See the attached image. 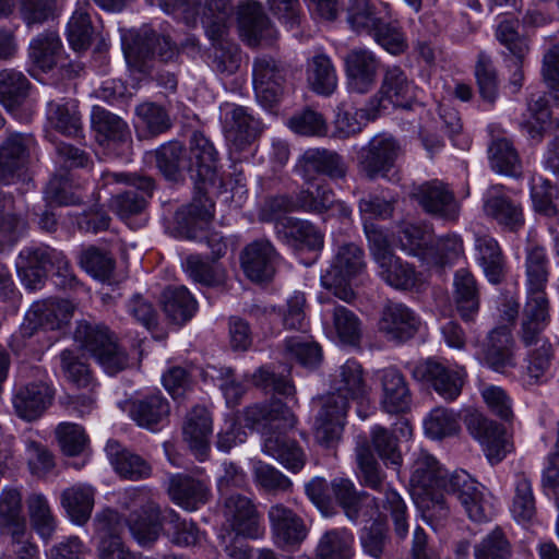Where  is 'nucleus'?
Wrapping results in <instances>:
<instances>
[{
	"label": "nucleus",
	"instance_id": "1",
	"mask_svg": "<svg viewBox=\"0 0 559 559\" xmlns=\"http://www.w3.org/2000/svg\"><path fill=\"white\" fill-rule=\"evenodd\" d=\"M414 455L409 483L426 521L438 524L449 516L441 490L453 495L471 520L481 522L488 518L481 486L469 474L461 469L448 476L427 451L419 450Z\"/></svg>",
	"mask_w": 559,
	"mask_h": 559
},
{
	"label": "nucleus",
	"instance_id": "2",
	"mask_svg": "<svg viewBox=\"0 0 559 559\" xmlns=\"http://www.w3.org/2000/svg\"><path fill=\"white\" fill-rule=\"evenodd\" d=\"M121 507L129 511L126 523L135 540L146 546L159 536L163 523L169 527L173 543L179 546H191L199 540V531L191 522L179 521L174 511L162 515L151 490L145 487L127 489L120 500Z\"/></svg>",
	"mask_w": 559,
	"mask_h": 559
},
{
	"label": "nucleus",
	"instance_id": "3",
	"mask_svg": "<svg viewBox=\"0 0 559 559\" xmlns=\"http://www.w3.org/2000/svg\"><path fill=\"white\" fill-rule=\"evenodd\" d=\"M33 139L20 133L10 134L0 146V187L17 186L14 190L24 194L32 187L23 171L28 162ZM13 191H0V245L12 246L24 231V218L14 212Z\"/></svg>",
	"mask_w": 559,
	"mask_h": 559
},
{
	"label": "nucleus",
	"instance_id": "4",
	"mask_svg": "<svg viewBox=\"0 0 559 559\" xmlns=\"http://www.w3.org/2000/svg\"><path fill=\"white\" fill-rule=\"evenodd\" d=\"M217 153L213 144L202 133L194 132L190 140V154L188 162L190 170L195 171L198 195L187 207L177 212L176 219L187 233L192 231V226L207 223L213 217L214 204L207 198L211 190L218 189L222 180L216 173Z\"/></svg>",
	"mask_w": 559,
	"mask_h": 559
},
{
	"label": "nucleus",
	"instance_id": "5",
	"mask_svg": "<svg viewBox=\"0 0 559 559\" xmlns=\"http://www.w3.org/2000/svg\"><path fill=\"white\" fill-rule=\"evenodd\" d=\"M335 499L343 508L350 521L359 519L371 520L380 513L382 508L391 512L394 531L400 538H405L408 532L406 521V506L401 496L393 489L380 491V497H371L366 492H358L349 479L337 478L331 484Z\"/></svg>",
	"mask_w": 559,
	"mask_h": 559
},
{
	"label": "nucleus",
	"instance_id": "6",
	"mask_svg": "<svg viewBox=\"0 0 559 559\" xmlns=\"http://www.w3.org/2000/svg\"><path fill=\"white\" fill-rule=\"evenodd\" d=\"M365 267L364 251L355 243H344L337 248L330 266L321 275V285L341 300L350 302L356 297V281Z\"/></svg>",
	"mask_w": 559,
	"mask_h": 559
},
{
	"label": "nucleus",
	"instance_id": "7",
	"mask_svg": "<svg viewBox=\"0 0 559 559\" xmlns=\"http://www.w3.org/2000/svg\"><path fill=\"white\" fill-rule=\"evenodd\" d=\"M74 341L109 374H116L129 365L126 350L119 346L116 336L104 325L80 321L74 331Z\"/></svg>",
	"mask_w": 559,
	"mask_h": 559
},
{
	"label": "nucleus",
	"instance_id": "8",
	"mask_svg": "<svg viewBox=\"0 0 559 559\" xmlns=\"http://www.w3.org/2000/svg\"><path fill=\"white\" fill-rule=\"evenodd\" d=\"M401 154L402 147L396 139L378 134L358 152V171L368 180L383 178L390 182H399L401 176L395 166Z\"/></svg>",
	"mask_w": 559,
	"mask_h": 559
},
{
	"label": "nucleus",
	"instance_id": "9",
	"mask_svg": "<svg viewBox=\"0 0 559 559\" xmlns=\"http://www.w3.org/2000/svg\"><path fill=\"white\" fill-rule=\"evenodd\" d=\"M105 185L111 182H124L133 188L114 195L110 200V209L121 219L128 221L133 216L141 215L146 206L147 199L152 197L154 180L151 177L106 173L103 176Z\"/></svg>",
	"mask_w": 559,
	"mask_h": 559
},
{
	"label": "nucleus",
	"instance_id": "10",
	"mask_svg": "<svg viewBox=\"0 0 559 559\" xmlns=\"http://www.w3.org/2000/svg\"><path fill=\"white\" fill-rule=\"evenodd\" d=\"M180 15L188 25H194L201 19L211 40L228 35L234 12L233 0H187Z\"/></svg>",
	"mask_w": 559,
	"mask_h": 559
},
{
	"label": "nucleus",
	"instance_id": "11",
	"mask_svg": "<svg viewBox=\"0 0 559 559\" xmlns=\"http://www.w3.org/2000/svg\"><path fill=\"white\" fill-rule=\"evenodd\" d=\"M75 306L66 299H46L34 302L27 310L21 325L24 337L33 336L38 329L59 330L67 325Z\"/></svg>",
	"mask_w": 559,
	"mask_h": 559
},
{
	"label": "nucleus",
	"instance_id": "12",
	"mask_svg": "<svg viewBox=\"0 0 559 559\" xmlns=\"http://www.w3.org/2000/svg\"><path fill=\"white\" fill-rule=\"evenodd\" d=\"M413 374L417 380L428 382L444 400H455L462 391L465 371L460 367H451L441 361L427 359L415 366Z\"/></svg>",
	"mask_w": 559,
	"mask_h": 559
},
{
	"label": "nucleus",
	"instance_id": "13",
	"mask_svg": "<svg viewBox=\"0 0 559 559\" xmlns=\"http://www.w3.org/2000/svg\"><path fill=\"white\" fill-rule=\"evenodd\" d=\"M466 428L471 436L480 443L487 459L492 464L501 462L511 452L512 444L504 428L483 414H469L466 418Z\"/></svg>",
	"mask_w": 559,
	"mask_h": 559
},
{
	"label": "nucleus",
	"instance_id": "14",
	"mask_svg": "<svg viewBox=\"0 0 559 559\" xmlns=\"http://www.w3.org/2000/svg\"><path fill=\"white\" fill-rule=\"evenodd\" d=\"M347 88L353 93L367 94L376 85L380 60L367 48H354L344 57Z\"/></svg>",
	"mask_w": 559,
	"mask_h": 559
},
{
	"label": "nucleus",
	"instance_id": "15",
	"mask_svg": "<svg viewBox=\"0 0 559 559\" xmlns=\"http://www.w3.org/2000/svg\"><path fill=\"white\" fill-rule=\"evenodd\" d=\"M223 515L229 527L248 538H258L263 534L260 514L248 497L235 492L224 499Z\"/></svg>",
	"mask_w": 559,
	"mask_h": 559
},
{
	"label": "nucleus",
	"instance_id": "16",
	"mask_svg": "<svg viewBox=\"0 0 559 559\" xmlns=\"http://www.w3.org/2000/svg\"><path fill=\"white\" fill-rule=\"evenodd\" d=\"M221 114L226 140L236 150L253 142L262 131L260 120L243 106L226 103L221 106Z\"/></svg>",
	"mask_w": 559,
	"mask_h": 559
},
{
	"label": "nucleus",
	"instance_id": "17",
	"mask_svg": "<svg viewBox=\"0 0 559 559\" xmlns=\"http://www.w3.org/2000/svg\"><path fill=\"white\" fill-rule=\"evenodd\" d=\"M412 195L427 213L436 217L444 221H455L459 217V202L442 181L432 180L417 186Z\"/></svg>",
	"mask_w": 559,
	"mask_h": 559
},
{
	"label": "nucleus",
	"instance_id": "18",
	"mask_svg": "<svg viewBox=\"0 0 559 559\" xmlns=\"http://www.w3.org/2000/svg\"><path fill=\"white\" fill-rule=\"evenodd\" d=\"M267 519L273 540L282 548L298 546L308 535L304 519L283 503L271 506Z\"/></svg>",
	"mask_w": 559,
	"mask_h": 559
},
{
	"label": "nucleus",
	"instance_id": "19",
	"mask_svg": "<svg viewBox=\"0 0 559 559\" xmlns=\"http://www.w3.org/2000/svg\"><path fill=\"white\" fill-rule=\"evenodd\" d=\"M285 74L284 67L271 57L262 56L254 60L253 87L258 100L264 107H271L280 99Z\"/></svg>",
	"mask_w": 559,
	"mask_h": 559
},
{
	"label": "nucleus",
	"instance_id": "20",
	"mask_svg": "<svg viewBox=\"0 0 559 559\" xmlns=\"http://www.w3.org/2000/svg\"><path fill=\"white\" fill-rule=\"evenodd\" d=\"M549 320V300L545 290H527V300L519 332L522 344L524 346L538 345L544 337L543 332Z\"/></svg>",
	"mask_w": 559,
	"mask_h": 559
},
{
	"label": "nucleus",
	"instance_id": "21",
	"mask_svg": "<svg viewBox=\"0 0 559 559\" xmlns=\"http://www.w3.org/2000/svg\"><path fill=\"white\" fill-rule=\"evenodd\" d=\"M242 420L249 429H267V432L288 430L297 423L294 413L281 401L248 406L243 411Z\"/></svg>",
	"mask_w": 559,
	"mask_h": 559
},
{
	"label": "nucleus",
	"instance_id": "22",
	"mask_svg": "<svg viewBox=\"0 0 559 559\" xmlns=\"http://www.w3.org/2000/svg\"><path fill=\"white\" fill-rule=\"evenodd\" d=\"M514 346L511 330L507 326L496 328L488 333L479 358L490 369L504 373L516 365Z\"/></svg>",
	"mask_w": 559,
	"mask_h": 559
},
{
	"label": "nucleus",
	"instance_id": "23",
	"mask_svg": "<svg viewBox=\"0 0 559 559\" xmlns=\"http://www.w3.org/2000/svg\"><path fill=\"white\" fill-rule=\"evenodd\" d=\"M96 532L100 536L98 545L99 559H139L126 548L119 537L123 525L119 520L117 512L112 510H104L95 518Z\"/></svg>",
	"mask_w": 559,
	"mask_h": 559
},
{
	"label": "nucleus",
	"instance_id": "24",
	"mask_svg": "<svg viewBox=\"0 0 559 559\" xmlns=\"http://www.w3.org/2000/svg\"><path fill=\"white\" fill-rule=\"evenodd\" d=\"M420 321L415 312L403 304H389L381 313L379 331L388 341L403 343L418 331Z\"/></svg>",
	"mask_w": 559,
	"mask_h": 559
},
{
	"label": "nucleus",
	"instance_id": "25",
	"mask_svg": "<svg viewBox=\"0 0 559 559\" xmlns=\"http://www.w3.org/2000/svg\"><path fill=\"white\" fill-rule=\"evenodd\" d=\"M238 27L240 36L249 46L262 41L272 43L277 37L276 29L257 2H246L239 7Z\"/></svg>",
	"mask_w": 559,
	"mask_h": 559
},
{
	"label": "nucleus",
	"instance_id": "26",
	"mask_svg": "<svg viewBox=\"0 0 559 559\" xmlns=\"http://www.w3.org/2000/svg\"><path fill=\"white\" fill-rule=\"evenodd\" d=\"M389 17H392V9L388 2L374 4L370 0H348L346 22L357 34L371 36Z\"/></svg>",
	"mask_w": 559,
	"mask_h": 559
},
{
	"label": "nucleus",
	"instance_id": "27",
	"mask_svg": "<svg viewBox=\"0 0 559 559\" xmlns=\"http://www.w3.org/2000/svg\"><path fill=\"white\" fill-rule=\"evenodd\" d=\"M346 413L345 402L334 404L332 399H322L314 424V439L321 447L331 449L341 441Z\"/></svg>",
	"mask_w": 559,
	"mask_h": 559
},
{
	"label": "nucleus",
	"instance_id": "28",
	"mask_svg": "<svg viewBox=\"0 0 559 559\" xmlns=\"http://www.w3.org/2000/svg\"><path fill=\"white\" fill-rule=\"evenodd\" d=\"M278 255L267 240H257L248 245L241 253V266L245 274L254 282H264L273 277Z\"/></svg>",
	"mask_w": 559,
	"mask_h": 559
},
{
	"label": "nucleus",
	"instance_id": "29",
	"mask_svg": "<svg viewBox=\"0 0 559 559\" xmlns=\"http://www.w3.org/2000/svg\"><path fill=\"white\" fill-rule=\"evenodd\" d=\"M381 383V406L389 414L405 413L409 409L412 394L403 373L396 368H384L377 372Z\"/></svg>",
	"mask_w": 559,
	"mask_h": 559
},
{
	"label": "nucleus",
	"instance_id": "30",
	"mask_svg": "<svg viewBox=\"0 0 559 559\" xmlns=\"http://www.w3.org/2000/svg\"><path fill=\"white\" fill-rule=\"evenodd\" d=\"M365 393L362 368L356 360L349 359L333 376L331 392L324 399H332L334 404L345 402L347 409L350 400L359 399Z\"/></svg>",
	"mask_w": 559,
	"mask_h": 559
},
{
	"label": "nucleus",
	"instance_id": "31",
	"mask_svg": "<svg viewBox=\"0 0 559 559\" xmlns=\"http://www.w3.org/2000/svg\"><path fill=\"white\" fill-rule=\"evenodd\" d=\"M278 239L297 250H319L323 247V235L310 222L284 217L275 225Z\"/></svg>",
	"mask_w": 559,
	"mask_h": 559
},
{
	"label": "nucleus",
	"instance_id": "32",
	"mask_svg": "<svg viewBox=\"0 0 559 559\" xmlns=\"http://www.w3.org/2000/svg\"><path fill=\"white\" fill-rule=\"evenodd\" d=\"M53 249L47 246L23 249L16 260L17 273L28 289L39 288L51 264Z\"/></svg>",
	"mask_w": 559,
	"mask_h": 559
},
{
	"label": "nucleus",
	"instance_id": "33",
	"mask_svg": "<svg viewBox=\"0 0 559 559\" xmlns=\"http://www.w3.org/2000/svg\"><path fill=\"white\" fill-rule=\"evenodd\" d=\"M285 430L266 432L263 441V452L275 459L292 473L300 472L307 456L297 441L289 439Z\"/></svg>",
	"mask_w": 559,
	"mask_h": 559
},
{
	"label": "nucleus",
	"instance_id": "34",
	"mask_svg": "<svg viewBox=\"0 0 559 559\" xmlns=\"http://www.w3.org/2000/svg\"><path fill=\"white\" fill-rule=\"evenodd\" d=\"M51 399L52 390L49 385L44 382H34L19 388L12 402L16 415L31 421L43 415Z\"/></svg>",
	"mask_w": 559,
	"mask_h": 559
},
{
	"label": "nucleus",
	"instance_id": "35",
	"mask_svg": "<svg viewBox=\"0 0 559 559\" xmlns=\"http://www.w3.org/2000/svg\"><path fill=\"white\" fill-rule=\"evenodd\" d=\"M484 213L509 230H516L523 223L520 204L501 192L500 187H491L484 199Z\"/></svg>",
	"mask_w": 559,
	"mask_h": 559
},
{
	"label": "nucleus",
	"instance_id": "36",
	"mask_svg": "<svg viewBox=\"0 0 559 559\" xmlns=\"http://www.w3.org/2000/svg\"><path fill=\"white\" fill-rule=\"evenodd\" d=\"M413 96V84L405 72L397 66L386 67L377 96L370 100L377 111L384 108V100L394 106H401Z\"/></svg>",
	"mask_w": 559,
	"mask_h": 559
},
{
	"label": "nucleus",
	"instance_id": "37",
	"mask_svg": "<svg viewBox=\"0 0 559 559\" xmlns=\"http://www.w3.org/2000/svg\"><path fill=\"white\" fill-rule=\"evenodd\" d=\"M168 493L177 506L188 511L199 509L211 497L209 485L204 480L185 475H175L170 478Z\"/></svg>",
	"mask_w": 559,
	"mask_h": 559
},
{
	"label": "nucleus",
	"instance_id": "38",
	"mask_svg": "<svg viewBox=\"0 0 559 559\" xmlns=\"http://www.w3.org/2000/svg\"><path fill=\"white\" fill-rule=\"evenodd\" d=\"M297 168L305 178L312 171L324 174L333 179L344 178L347 173V166L342 156L324 148L306 151L298 160Z\"/></svg>",
	"mask_w": 559,
	"mask_h": 559
},
{
	"label": "nucleus",
	"instance_id": "39",
	"mask_svg": "<svg viewBox=\"0 0 559 559\" xmlns=\"http://www.w3.org/2000/svg\"><path fill=\"white\" fill-rule=\"evenodd\" d=\"M211 432L212 419L207 409L201 406L194 407L187 416L183 436L200 461H203L207 454Z\"/></svg>",
	"mask_w": 559,
	"mask_h": 559
},
{
	"label": "nucleus",
	"instance_id": "40",
	"mask_svg": "<svg viewBox=\"0 0 559 559\" xmlns=\"http://www.w3.org/2000/svg\"><path fill=\"white\" fill-rule=\"evenodd\" d=\"M476 260L491 284H500L506 276V260L496 239L490 236L476 238Z\"/></svg>",
	"mask_w": 559,
	"mask_h": 559
},
{
	"label": "nucleus",
	"instance_id": "41",
	"mask_svg": "<svg viewBox=\"0 0 559 559\" xmlns=\"http://www.w3.org/2000/svg\"><path fill=\"white\" fill-rule=\"evenodd\" d=\"M95 488L87 484H76L61 492V506L72 522L85 524L95 503Z\"/></svg>",
	"mask_w": 559,
	"mask_h": 559
},
{
	"label": "nucleus",
	"instance_id": "42",
	"mask_svg": "<svg viewBox=\"0 0 559 559\" xmlns=\"http://www.w3.org/2000/svg\"><path fill=\"white\" fill-rule=\"evenodd\" d=\"M354 535L346 528H331L318 539L312 559H352Z\"/></svg>",
	"mask_w": 559,
	"mask_h": 559
},
{
	"label": "nucleus",
	"instance_id": "43",
	"mask_svg": "<svg viewBox=\"0 0 559 559\" xmlns=\"http://www.w3.org/2000/svg\"><path fill=\"white\" fill-rule=\"evenodd\" d=\"M105 451L110 464L121 477L138 480L150 476L151 466L139 455L123 449L117 441H108Z\"/></svg>",
	"mask_w": 559,
	"mask_h": 559
},
{
	"label": "nucleus",
	"instance_id": "44",
	"mask_svg": "<svg viewBox=\"0 0 559 559\" xmlns=\"http://www.w3.org/2000/svg\"><path fill=\"white\" fill-rule=\"evenodd\" d=\"M92 126L98 136H102L100 142H107L108 145L112 144H128L131 139L130 130L127 123L117 115L95 106L92 110Z\"/></svg>",
	"mask_w": 559,
	"mask_h": 559
},
{
	"label": "nucleus",
	"instance_id": "45",
	"mask_svg": "<svg viewBox=\"0 0 559 559\" xmlns=\"http://www.w3.org/2000/svg\"><path fill=\"white\" fill-rule=\"evenodd\" d=\"M163 310L166 317L175 324L189 321L197 311V300L183 287H169L163 293Z\"/></svg>",
	"mask_w": 559,
	"mask_h": 559
},
{
	"label": "nucleus",
	"instance_id": "46",
	"mask_svg": "<svg viewBox=\"0 0 559 559\" xmlns=\"http://www.w3.org/2000/svg\"><path fill=\"white\" fill-rule=\"evenodd\" d=\"M454 297L464 320H471L479 309V293L474 275L464 269L454 275Z\"/></svg>",
	"mask_w": 559,
	"mask_h": 559
},
{
	"label": "nucleus",
	"instance_id": "47",
	"mask_svg": "<svg viewBox=\"0 0 559 559\" xmlns=\"http://www.w3.org/2000/svg\"><path fill=\"white\" fill-rule=\"evenodd\" d=\"M62 49L56 32L48 31L37 35L29 44L28 55L32 63L41 71L51 70L58 62Z\"/></svg>",
	"mask_w": 559,
	"mask_h": 559
},
{
	"label": "nucleus",
	"instance_id": "48",
	"mask_svg": "<svg viewBox=\"0 0 559 559\" xmlns=\"http://www.w3.org/2000/svg\"><path fill=\"white\" fill-rule=\"evenodd\" d=\"M26 519L22 512V495L12 487L4 488L0 493V530L3 533L12 532L19 535L26 526Z\"/></svg>",
	"mask_w": 559,
	"mask_h": 559
},
{
	"label": "nucleus",
	"instance_id": "49",
	"mask_svg": "<svg viewBox=\"0 0 559 559\" xmlns=\"http://www.w3.org/2000/svg\"><path fill=\"white\" fill-rule=\"evenodd\" d=\"M307 81L317 94L330 96L337 87V75L331 59L325 55L314 56L308 63Z\"/></svg>",
	"mask_w": 559,
	"mask_h": 559
},
{
	"label": "nucleus",
	"instance_id": "50",
	"mask_svg": "<svg viewBox=\"0 0 559 559\" xmlns=\"http://www.w3.org/2000/svg\"><path fill=\"white\" fill-rule=\"evenodd\" d=\"M29 81L15 69L7 68L0 71V103L13 110L28 96Z\"/></svg>",
	"mask_w": 559,
	"mask_h": 559
},
{
	"label": "nucleus",
	"instance_id": "51",
	"mask_svg": "<svg viewBox=\"0 0 559 559\" xmlns=\"http://www.w3.org/2000/svg\"><path fill=\"white\" fill-rule=\"evenodd\" d=\"M169 414L167 401L159 394L145 396L132 403L131 418L141 427L153 428Z\"/></svg>",
	"mask_w": 559,
	"mask_h": 559
},
{
	"label": "nucleus",
	"instance_id": "52",
	"mask_svg": "<svg viewBox=\"0 0 559 559\" xmlns=\"http://www.w3.org/2000/svg\"><path fill=\"white\" fill-rule=\"evenodd\" d=\"M150 156L155 158L156 166L169 180H177L185 169L190 170L188 158L183 155V146L179 142L163 144L154 153H150Z\"/></svg>",
	"mask_w": 559,
	"mask_h": 559
},
{
	"label": "nucleus",
	"instance_id": "53",
	"mask_svg": "<svg viewBox=\"0 0 559 559\" xmlns=\"http://www.w3.org/2000/svg\"><path fill=\"white\" fill-rule=\"evenodd\" d=\"M489 163L496 173L516 176L521 170V160L512 142L507 138L492 140L488 148Z\"/></svg>",
	"mask_w": 559,
	"mask_h": 559
},
{
	"label": "nucleus",
	"instance_id": "54",
	"mask_svg": "<svg viewBox=\"0 0 559 559\" xmlns=\"http://www.w3.org/2000/svg\"><path fill=\"white\" fill-rule=\"evenodd\" d=\"M531 347L533 348L528 352L526 357L523 380L527 385H535L543 382L551 365L554 349L545 337H542L538 345H532Z\"/></svg>",
	"mask_w": 559,
	"mask_h": 559
},
{
	"label": "nucleus",
	"instance_id": "55",
	"mask_svg": "<svg viewBox=\"0 0 559 559\" xmlns=\"http://www.w3.org/2000/svg\"><path fill=\"white\" fill-rule=\"evenodd\" d=\"M298 210L308 213L321 214L334 204V192L324 181L312 183L306 190H301L296 197Z\"/></svg>",
	"mask_w": 559,
	"mask_h": 559
},
{
	"label": "nucleus",
	"instance_id": "56",
	"mask_svg": "<svg viewBox=\"0 0 559 559\" xmlns=\"http://www.w3.org/2000/svg\"><path fill=\"white\" fill-rule=\"evenodd\" d=\"M380 276L392 287L408 289L418 282V274L415 269L401 261L394 254L389 255L384 262L378 263Z\"/></svg>",
	"mask_w": 559,
	"mask_h": 559
},
{
	"label": "nucleus",
	"instance_id": "57",
	"mask_svg": "<svg viewBox=\"0 0 559 559\" xmlns=\"http://www.w3.org/2000/svg\"><path fill=\"white\" fill-rule=\"evenodd\" d=\"M397 237L401 248L405 252L419 257L423 261L428 259L432 236L427 228L416 224L404 223Z\"/></svg>",
	"mask_w": 559,
	"mask_h": 559
},
{
	"label": "nucleus",
	"instance_id": "58",
	"mask_svg": "<svg viewBox=\"0 0 559 559\" xmlns=\"http://www.w3.org/2000/svg\"><path fill=\"white\" fill-rule=\"evenodd\" d=\"M425 433L436 440L455 436L460 431L459 415L444 407L433 408L424 421Z\"/></svg>",
	"mask_w": 559,
	"mask_h": 559
},
{
	"label": "nucleus",
	"instance_id": "59",
	"mask_svg": "<svg viewBox=\"0 0 559 559\" xmlns=\"http://www.w3.org/2000/svg\"><path fill=\"white\" fill-rule=\"evenodd\" d=\"M33 528L45 540H49L56 530V520L47 498L43 493H32L27 499Z\"/></svg>",
	"mask_w": 559,
	"mask_h": 559
},
{
	"label": "nucleus",
	"instance_id": "60",
	"mask_svg": "<svg viewBox=\"0 0 559 559\" xmlns=\"http://www.w3.org/2000/svg\"><path fill=\"white\" fill-rule=\"evenodd\" d=\"M377 109L369 108H338L334 121V134L338 138H348L361 131L362 126L377 117Z\"/></svg>",
	"mask_w": 559,
	"mask_h": 559
},
{
	"label": "nucleus",
	"instance_id": "61",
	"mask_svg": "<svg viewBox=\"0 0 559 559\" xmlns=\"http://www.w3.org/2000/svg\"><path fill=\"white\" fill-rule=\"evenodd\" d=\"M80 186L66 175H56L47 183L45 198L49 203L57 205H76L83 200L79 192Z\"/></svg>",
	"mask_w": 559,
	"mask_h": 559
},
{
	"label": "nucleus",
	"instance_id": "62",
	"mask_svg": "<svg viewBox=\"0 0 559 559\" xmlns=\"http://www.w3.org/2000/svg\"><path fill=\"white\" fill-rule=\"evenodd\" d=\"M185 270L191 278L207 286H219L226 282V271L217 263H209L199 255H189Z\"/></svg>",
	"mask_w": 559,
	"mask_h": 559
},
{
	"label": "nucleus",
	"instance_id": "63",
	"mask_svg": "<svg viewBox=\"0 0 559 559\" xmlns=\"http://www.w3.org/2000/svg\"><path fill=\"white\" fill-rule=\"evenodd\" d=\"M60 367L64 378L76 388L90 389L97 385L86 364L70 349L60 353Z\"/></svg>",
	"mask_w": 559,
	"mask_h": 559
},
{
	"label": "nucleus",
	"instance_id": "64",
	"mask_svg": "<svg viewBox=\"0 0 559 559\" xmlns=\"http://www.w3.org/2000/svg\"><path fill=\"white\" fill-rule=\"evenodd\" d=\"M47 115L51 124L63 134L75 135L81 129L80 116L73 103L50 102Z\"/></svg>",
	"mask_w": 559,
	"mask_h": 559
}]
</instances>
